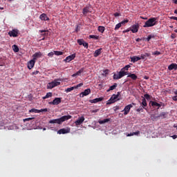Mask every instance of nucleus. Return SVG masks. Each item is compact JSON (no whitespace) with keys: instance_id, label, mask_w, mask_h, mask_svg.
Returning <instances> with one entry per match:
<instances>
[{"instance_id":"nucleus-54","label":"nucleus","mask_w":177,"mask_h":177,"mask_svg":"<svg viewBox=\"0 0 177 177\" xmlns=\"http://www.w3.org/2000/svg\"><path fill=\"white\" fill-rule=\"evenodd\" d=\"M171 20H176L177 21V17H170Z\"/></svg>"},{"instance_id":"nucleus-30","label":"nucleus","mask_w":177,"mask_h":177,"mask_svg":"<svg viewBox=\"0 0 177 177\" xmlns=\"http://www.w3.org/2000/svg\"><path fill=\"white\" fill-rule=\"evenodd\" d=\"M110 121V119L106 118L104 119L103 120H98V124L100 125H102V124H106V122H109Z\"/></svg>"},{"instance_id":"nucleus-52","label":"nucleus","mask_w":177,"mask_h":177,"mask_svg":"<svg viewBox=\"0 0 177 177\" xmlns=\"http://www.w3.org/2000/svg\"><path fill=\"white\" fill-rule=\"evenodd\" d=\"M133 135H136V136H138V135H139V133H140V131H137L136 132H133Z\"/></svg>"},{"instance_id":"nucleus-57","label":"nucleus","mask_w":177,"mask_h":177,"mask_svg":"<svg viewBox=\"0 0 177 177\" xmlns=\"http://www.w3.org/2000/svg\"><path fill=\"white\" fill-rule=\"evenodd\" d=\"M99 111V109H95L92 111V113H97Z\"/></svg>"},{"instance_id":"nucleus-19","label":"nucleus","mask_w":177,"mask_h":177,"mask_svg":"<svg viewBox=\"0 0 177 177\" xmlns=\"http://www.w3.org/2000/svg\"><path fill=\"white\" fill-rule=\"evenodd\" d=\"M139 60H142L140 57L133 56L131 57V62H132V63H136V62H139Z\"/></svg>"},{"instance_id":"nucleus-48","label":"nucleus","mask_w":177,"mask_h":177,"mask_svg":"<svg viewBox=\"0 0 177 177\" xmlns=\"http://www.w3.org/2000/svg\"><path fill=\"white\" fill-rule=\"evenodd\" d=\"M83 46L85 47L86 49H88V43L85 42V41H83Z\"/></svg>"},{"instance_id":"nucleus-22","label":"nucleus","mask_w":177,"mask_h":177,"mask_svg":"<svg viewBox=\"0 0 177 177\" xmlns=\"http://www.w3.org/2000/svg\"><path fill=\"white\" fill-rule=\"evenodd\" d=\"M103 100V97H99V98H95L93 100H90L89 102L90 103H98V102H102Z\"/></svg>"},{"instance_id":"nucleus-34","label":"nucleus","mask_w":177,"mask_h":177,"mask_svg":"<svg viewBox=\"0 0 177 177\" xmlns=\"http://www.w3.org/2000/svg\"><path fill=\"white\" fill-rule=\"evenodd\" d=\"M12 50H14V52H15V53H17V52H19V46H17V45H16V44L13 45Z\"/></svg>"},{"instance_id":"nucleus-28","label":"nucleus","mask_w":177,"mask_h":177,"mask_svg":"<svg viewBox=\"0 0 177 177\" xmlns=\"http://www.w3.org/2000/svg\"><path fill=\"white\" fill-rule=\"evenodd\" d=\"M39 32H41V35L43 37H47L48 30H39Z\"/></svg>"},{"instance_id":"nucleus-16","label":"nucleus","mask_w":177,"mask_h":177,"mask_svg":"<svg viewBox=\"0 0 177 177\" xmlns=\"http://www.w3.org/2000/svg\"><path fill=\"white\" fill-rule=\"evenodd\" d=\"M35 62L34 59H31L28 62V68L29 70H31L32 68H34V66H35Z\"/></svg>"},{"instance_id":"nucleus-61","label":"nucleus","mask_w":177,"mask_h":177,"mask_svg":"<svg viewBox=\"0 0 177 177\" xmlns=\"http://www.w3.org/2000/svg\"><path fill=\"white\" fill-rule=\"evenodd\" d=\"M120 108L118 106H116V108L115 109V111H117V110H118Z\"/></svg>"},{"instance_id":"nucleus-44","label":"nucleus","mask_w":177,"mask_h":177,"mask_svg":"<svg viewBox=\"0 0 177 177\" xmlns=\"http://www.w3.org/2000/svg\"><path fill=\"white\" fill-rule=\"evenodd\" d=\"M143 106H140V107H139V109H136V111L138 112V113H140V111H143Z\"/></svg>"},{"instance_id":"nucleus-21","label":"nucleus","mask_w":177,"mask_h":177,"mask_svg":"<svg viewBox=\"0 0 177 177\" xmlns=\"http://www.w3.org/2000/svg\"><path fill=\"white\" fill-rule=\"evenodd\" d=\"M168 70H169V71H171L172 70H177V64H171L168 66Z\"/></svg>"},{"instance_id":"nucleus-32","label":"nucleus","mask_w":177,"mask_h":177,"mask_svg":"<svg viewBox=\"0 0 177 177\" xmlns=\"http://www.w3.org/2000/svg\"><path fill=\"white\" fill-rule=\"evenodd\" d=\"M52 96H53L52 93L49 92V93H46V96L42 97V99H43L44 100H45V99H48V97H52Z\"/></svg>"},{"instance_id":"nucleus-2","label":"nucleus","mask_w":177,"mask_h":177,"mask_svg":"<svg viewBox=\"0 0 177 177\" xmlns=\"http://www.w3.org/2000/svg\"><path fill=\"white\" fill-rule=\"evenodd\" d=\"M156 24H157V18L153 17V18L149 19V20H147L145 22L143 27L145 28H147V27H153V26H156Z\"/></svg>"},{"instance_id":"nucleus-39","label":"nucleus","mask_w":177,"mask_h":177,"mask_svg":"<svg viewBox=\"0 0 177 177\" xmlns=\"http://www.w3.org/2000/svg\"><path fill=\"white\" fill-rule=\"evenodd\" d=\"M89 38H91L93 39H99V36L95 35H91L89 36Z\"/></svg>"},{"instance_id":"nucleus-31","label":"nucleus","mask_w":177,"mask_h":177,"mask_svg":"<svg viewBox=\"0 0 177 177\" xmlns=\"http://www.w3.org/2000/svg\"><path fill=\"white\" fill-rule=\"evenodd\" d=\"M141 104H142L141 106L143 108L147 106V102H146V98H142Z\"/></svg>"},{"instance_id":"nucleus-1","label":"nucleus","mask_w":177,"mask_h":177,"mask_svg":"<svg viewBox=\"0 0 177 177\" xmlns=\"http://www.w3.org/2000/svg\"><path fill=\"white\" fill-rule=\"evenodd\" d=\"M71 118H72V116L70 115H64L57 119L50 120H49L48 123L49 124H58L59 125H62V124H63V122H64V121H68V120H71Z\"/></svg>"},{"instance_id":"nucleus-56","label":"nucleus","mask_w":177,"mask_h":177,"mask_svg":"<svg viewBox=\"0 0 177 177\" xmlns=\"http://www.w3.org/2000/svg\"><path fill=\"white\" fill-rule=\"evenodd\" d=\"M173 100L177 102V95L173 97Z\"/></svg>"},{"instance_id":"nucleus-64","label":"nucleus","mask_w":177,"mask_h":177,"mask_svg":"<svg viewBox=\"0 0 177 177\" xmlns=\"http://www.w3.org/2000/svg\"><path fill=\"white\" fill-rule=\"evenodd\" d=\"M1 10H3V8L0 7Z\"/></svg>"},{"instance_id":"nucleus-3","label":"nucleus","mask_w":177,"mask_h":177,"mask_svg":"<svg viewBox=\"0 0 177 177\" xmlns=\"http://www.w3.org/2000/svg\"><path fill=\"white\" fill-rule=\"evenodd\" d=\"M120 95H121L120 92H118L117 95L113 94L110 99L108 100L106 104H113V103L118 102V100H120V99H118V97H120Z\"/></svg>"},{"instance_id":"nucleus-40","label":"nucleus","mask_w":177,"mask_h":177,"mask_svg":"<svg viewBox=\"0 0 177 177\" xmlns=\"http://www.w3.org/2000/svg\"><path fill=\"white\" fill-rule=\"evenodd\" d=\"M144 97H145L144 98L147 99V100H150V99H151V97L149 94H145Z\"/></svg>"},{"instance_id":"nucleus-41","label":"nucleus","mask_w":177,"mask_h":177,"mask_svg":"<svg viewBox=\"0 0 177 177\" xmlns=\"http://www.w3.org/2000/svg\"><path fill=\"white\" fill-rule=\"evenodd\" d=\"M122 26V25H121L120 23L116 24V26H115V30H119V28H121V26Z\"/></svg>"},{"instance_id":"nucleus-27","label":"nucleus","mask_w":177,"mask_h":177,"mask_svg":"<svg viewBox=\"0 0 177 177\" xmlns=\"http://www.w3.org/2000/svg\"><path fill=\"white\" fill-rule=\"evenodd\" d=\"M100 53H102V48L96 50L93 54L94 57H97V56L100 55Z\"/></svg>"},{"instance_id":"nucleus-13","label":"nucleus","mask_w":177,"mask_h":177,"mask_svg":"<svg viewBox=\"0 0 177 177\" xmlns=\"http://www.w3.org/2000/svg\"><path fill=\"white\" fill-rule=\"evenodd\" d=\"M91 93V88H87L84 91V92H82L80 94V97H84V96H88Z\"/></svg>"},{"instance_id":"nucleus-24","label":"nucleus","mask_w":177,"mask_h":177,"mask_svg":"<svg viewBox=\"0 0 177 177\" xmlns=\"http://www.w3.org/2000/svg\"><path fill=\"white\" fill-rule=\"evenodd\" d=\"M127 77L131 78L133 81H136L138 80V76L134 73H130Z\"/></svg>"},{"instance_id":"nucleus-49","label":"nucleus","mask_w":177,"mask_h":177,"mask_svg":"<svg viewBox=\"0 0 177 177\" xmlns=\"http://www.w3.org/2000/svg\"><path fill=\"white\" fill-rule=\"evenodd\" d=\"M31 120H34V118H28L24 119V122H26V121H31Z\"/></svg>"},{"instance_id":"nucleus-60","label":"nucleus","mask_w":177,"mask_h":177,"mask_svg":"<svg viewBox=\"0 0 177 177\" xmlns=\"http://www.w3.org/2000/svg\"><path fill=\"white\" fill-rule=\"evenodd\" d=\"M141 19H142V20H147V18H145L143 17H140Z\"/></svg>"},{"instance_id":"nucleus-33","label":"nucleus","mask_w":177,"mask_h":177,"mask_svg":"<svg viewBox=\"0 0 177 177\" xmlns=\"http://www.w3.org/2000/svg\"><path fill=\"white\" fill-rule=\"evenodd\" d=\"M104 30H105L104 26H100L97 28V30L99 31V32H102V34L104 32Z\"/></svg>"},{"instance_id":"nucleus-10","label":"nucleus","mask_w":177,"mask_h":177,"mask_svg":"<svg viewBox=\"0 0 177 177\" xmlns=\"http://www.w3.org/2000/svg\"><path fill=\"white\" fill-rule=\"evenodd\" d=\"M130 31H131V32L133 34L138 32L139 31V24L133 25L130 28Z\"/></svg>"},{"instance_id":"nucleus-38","label":"nucleus","mask_w":177,"mask_h":177,"mask_svg":"<svg viewBox=\"0 0 177 177\" xmlns=\"http://www.w3.org/2000/svg\"><path fill=\"white\" fill-rule=\"evenodd\" d=\"M75 87L74 86H72V87H70V88H68L65 90V92H66L68 93V92H71V91H74Z\"/></svg>"},{"instance_id":"nucleus-9","label":"nucleus","mask_w":177,"mask_h":177,"mask_svg":"<svg viewBox=\"0 0 177 177\" xmlns=\"http://www.w3.org/2000/svg\"><path fill=\"white\" fill-rule=\"evenodd\" d=\"M48 111V109H41L40 110L36 109H32L29 111V113H46Z\"/></svg>"},{"instance_id":"nucleus-8","label":"nucleus","mask_w":177,"mask_h":177,"mask_svg":"<svg viewBox=\"0 0 177 177\" xmlns=\"http://www.w3.org/2000/svg\"><path fill=\"white\" fill-rule=\"evenodd\" d=\"M70 128L67 127L66 129H61L57 131V133H59V135H64L66 133H70Z\"/></svg>"},{"instance_id":"nucleus-51","label":"nucleus","mask_w":177,"mask_h":177,"mask_svg":"<svg viewBox=\"0 0 177 177\" xmlns=\"http://www.w3.org/2000/svg\"><path fill=\"white\" fill-rule=\"evenodd\" d=\"M37 74H39V71H35L32 73V75H37Z\"/></svg>"},{"instance_id":"nucleus-15","label":"nucleus","mask_w":177,"mask_h":177,"mask_svg":"<svg viewBox=\"0 0 177 177\" xmlns=\"http://www.w3.org/2000/svg\"><path fill=\"white\" fill-rule=\"evenodd\" d=\"M85 121V118L84 116L78 118V119L75 122V125H81L82 122Z\"/></svg>"},{"instance_id":"nucleus-26","label":"nucleus","mask_w":177,"mask_h":177,"mask_svg":"<svg viewBox=\"0 0 177 177\" xmlns=\"http://www.w3.org/2000/svg\"><path fill=\"white\" fill-rule=\"evenodd\" d=\"M118 86V84L117 83H114L113 86H111L106 91V92H110V91H114L115 88Z\"/></svg>"},{"instance_id":"nucleus-20","label":"nucleus","mask_w":177,"mask_h":177,"mask_svg":"<svg viewBox=\"0 0 177 177\" xmlns=\"http://www.w3.org/2000/svg\"><path fill=\"white\" fill-rule=\"evenodd\" d=\"M84 70H85L84 68H80L76 73H74L73 75H72V77H77V75H81V74L84 73Z\"/></svg>"},{"instance_id":"nucleus-18","label":"nucleus","mask_w":177,"mask_h":177,"mask_svg":"<svg viewBox=\"0 0 177 177\" xmlns=\"http://www.w3.org/2000/svg\"><path fill=\"white\" fill-rule=\"evenodd\" d=\"M39 19L44 21H48L49 20V17H48V15L45 13L41 14L39 16Z\"/></svg>"},{"instance_id":"nucleus-55","label":"nucleus","mask_w":177,"mask_h":177,"mask_svg":"<svg viewBox=\"0 0 177 177\" xmlns=\"http://www.w3.org/2000/svg\"><path fill=\"white\" fill-rule=\"evenodd\" d=\"M115 17H118L120 16V14L118 12H115L114 15Z\"/></svg>"},{"instance_id":"nucleus-43","label":"nucleus","mask_w":177,"mask_h":177,"mask_svg":"<svg viewBox=\"0 0 177 177\" xmlns=\"http://www.w3.org/2000/svg\"><path fill=\"white\" fill-rule=\"evenodd\" d=\"M84 85V83H80L77 85L75 86L74 88L75 89H78L80 86H82Z\"/></svg>"},{"instance_id":"nucleus-62","label":"nucleus","mask_w":177,"mask_h":177,"mask_svg":"<svg viewBox=\"0 0 177 177\" xmlns=\"http://www.w3.org/2000/svg\"><path fill=\"white\" fill-rule=\"evenodd\" d=\"M174 94L177 95V91H174Z\"/></svg>"},{"instance_id":"nucleus-35","label":"nucleus","mask_w":177,"mask_h":177,"mask_svg":"<svg viewBox=\"0 0 177 177\" xmlns=\"http://www.w3.org/2000/svg\"><path fill=\"white\" fill-rule=\"evenodd\" d=\"M130 67H131V65H127L124 67H123L121 70H122V71H128Z\"/></svg>"},{"instance_id":"nucleus-45","label":"nucleus","mask_w":177,"mask_h":177,"mask_svg":"<svg viewBox=\"0 0 177 177\" xmlns=\"http://www.w3.org/2000/svg\"><path fill=\"white\" fill-rule=\"evenodd\" d=\"M55 55V51L50 52L48 53V57H53V55Z\"/></svg>"},{"instance_id":"nucleus-58","label":"nucleus","mask_w":177,"mask_h":177,"mask_svg":"<svg viewBox=\"0 0 177 177\" xmlns=\"http://www.w3.org/2000/svg\"><path fill=\"white\" fill-rule=\"evenodd\" d=\"M127 136H133V133H130L127 134Z\"/></svg>"},{"instance_id":"nucleus-7","label":"nucleus","mask_w":177,"mask_h":177,"mask_svg":"<svg viewBox=\"0 0 177 177\" xmlns=\"http://www.w3.org/2000/svg\"><path fill=\"white\" fill-rule=\"evenodd\" d=\"M8 35H10V37H19V30L17 29H13L12 30H10L8 32Z\"/></svg>"},{"instance_id":"nucleus-42","label":"nucleus","mask_w":177,"mask_h":177,"mask_svg":"<svg viewBox=\"0 0 177 177\" xmlns=\"http://www.w3.org/2000/svg\"><path fill=\"white\" fill-rule=\"evenodd\" d=\"M108 75H109V69H106L105 71H104V73L102 74V75H104V77H107Z\"/></svg>"},{"instance_id":"nucleus-23","label":"nucleus","mask_w":177,"mask_h":177,"mask_svg":"<svg viewBox=\"0 0 177 177\" xmlns=\"http://www.w3.org/2000/svg\"><path fill=\"white\" fill-rule=\"evenodd\" d=\"M147 57H150V53H145V54H142L140 57V59L142 60H145Z\"/></svg>"},{"instance_id":"nucleus-47","label":"nucleus","mask_w":177,"mask_h":177,"mask_svg":"<svg viewBox=\"0 0 177 177\" xmlns=\"http://www.w3.org/2000/svg\"><path fill=\"white\" fill-rule=\"evenodd\" d=\"M77 44H79V45H83L84 40H82V39H77Z\"/></svg>"},{"instance_id":"nucleus-11","label":"nucleus","mask_w":177,"mask_h":177,"mask_svg":"<svg viewBox=\"0 0 177 177\" xmlns=\"http://www.w3.org/2000/svg\"><path fill=\"white\" fill-rule=\"evenodd\" d=\"M132 107H133V106H132V104H129L124 107V110L122 111H124V115H128L129 111H131V109H132Z\"/></svg>"},{"instance_id":"nucleus-4","label":"nucleus","mask_w":177,"mask_h":177,"mask_svg":"<svg viewBox=\"0 0 177 177\" xmlns=\"http://www.w3.org/2000/svg\"><path fill=\"white\" fill-rule=\"evenodd\" d=\"M125 75H128V72L120 70V71L118 72V74L114 73L113 80H121V78L125 77Z\"/></svg>"},{"instance_id":"nucleus-59","label":"nucleus","mask_w":177,"mask_h":177,"mask_svg":"<svg viewBox=\"0 0 177 177\" xmlns=\"http://www.w3.org/2000/svg\"><path fill=\"white\" fill-rule=\"evenodd\" d=\"M171 138H173V139H176L177 138V136L176 135H174L171 136Z\"/></svg>"},{"instance_id":"nucleus-46","label":"nucleus","mask_w":177,"mask_h":177,"mask_svg":"<svg viewBox=\"0 0 177 177\" xmlns=\"http://www.w3.org/2000/svg\"><path fill=\"white\" fill-rule=\"evenodd\" d=\"M129 21V20L126 19V20L122 21L120 22V24H121V26H124V24H126V23H128Z\"/></svg>"},{"instance_id":"nucleus-53","label":"nucleus","mask_w":177,"mask_h":177,"mask_svg":"<svg viewBox=\"0 0 177 177\" xmlns=\"http://www.w3.org/2000/svg\"><path fill=\"white\" fill-rule=\"evenodd\" d=\"M129 31H131V29H127V30H123V34H125V32H129Z\"/></svg>"},{"instance_id":"nucleus-63","label":"nucleus","mask_w":177,"mask_h":177,"mask_svg":"<svg viewBox=\"0 0 177 177\" xmlns=\"http://www.w3.org/2000/svg\"><path fill=\"white\" fill-rule=\"evenodd\" d=\"M140 39H136V41H137V42H139V40H140Z\"/></svg>"},{"instance_id":"nucleus-6","label":"nucleus","mask_w":177,"mask_h":177,"mask_svg":"<svg viewBox=\"0 0 177 177\" xmlns=\"http://www.w3.org/2000/svg\"><path fill=\"white\" fill-rule=\"evenodd\" d=\"M62 103V98L55 97L53 102H50L49 104H53V106H57V104H60Z\"/></svg>"},{"instance_id":"nucleus-29","label":"nucleus","mask_w":177,"mask_h":177,"mask_svg":"<svg viewBox=\"0 0 177 177\" xmlns=\"http://www.w3.org/2000/svg\"><path fill=\"white\" fill-rule=\"evenodd\" d=\"M158 117L161 118H167V117H168V113L162 112L159 114Z\"/></svg>"},{"instance_id":"nucleus-37","label":"nucleus","mask_w":177,"mask_h":177,"mask_svg":"<svg viewBox=\"0 0 177 177\" xmlns=\"http://www.w3.org/2000/svg\"><path fill=\"white\" fill-rule=\"evenodd\" d=\"M155 37H156L154 36V35H149L147 38V42L150 41V39H151V38H155Z\"/></svg>"},{"instance_id":"nucleus-36","label":"nucleus","mask_w":177,"mask_h":177,"mask_svg":"<svg viewBox=\"0 0 177 177\" xmlns=\"http://www.w3.org/2000/svg\"><path fill=\"white\" fill-rule=\"evenodd\" d=\"M54 55L56 56H62L63 55V52L62 51H54Z\"/></svg>"},{"instance_id":"nucleus-25","label":"nucleus","mask_w":177,"mask_h":177,"mask_svg":"<svg viewBox=\"0 0 177 177\" xmlns=\"http://www.w3.org/2000/svg\"><path fill=\"white\" fill-rule=\"evenodd\" d=\"M82 13H83L84 16H86V15H88V13H89V7L88 6L84 7L83 8Z\"/></svg>"},{"instance_id":"nucleus-50","label":"nucleus","mask_w":177,"mask_h":177,"mask_svg":"<svg viewBox=\"0 0 177 177\" xmlns=\"http://www.w3.org/2000/svg\"><path fill=\"white\" fill-rule=\"evenodd\" d=\"M152 55L158 56L159 55H161V53L160 51H155L154 53H152Z\"/></svg>"},{"instance_id":"nucleus-17","label":"nucleus","mask_w":177,"mask_h":177,"mask_svg":"<svg viewBox=\"0 0 177 177\" xmlns=\"http://www.w3.org/2000/svg\"><path fill=\"white\" fill-rule=\"evenodd\" d=\"M42 56V53L41 52H38V53H35L33 55H32V60H34L35 62H36L37 59H39V57H41Z\"/></svg>"},{"instance_id":"nucleus-14","label":"nucleus","mask_w":177,"mask_h":177,"mask_svg":"<svg viewBox=\"0 0 177 177\" xmlns=\"http://www.w3.org/2000/svg\"><path fill=\"white\" fill-rule=\"evenodd\" d=\"M149 104H151V106H152V107H158V109H160L161 106H164V104H158V102L154 101H150Z\"/></svg>"},{"instance_id":"nucleus-5","label":"nucleus","mask_w":177,"mask_h":177,"mask_svg":"<svg viewBox=\"0 0 177 177\" xmlns=\"http://www.w3.org/2000/svg\"><path fill=\"white\" fill-rule=\"evenodd\" d=\"M58 85H60V82H57V80H54L52 82L48 83V88L49 89H53L55 86H58Z\"/></svg>"},{"instance_id":"nucleus-12","label":"nucleus","mask_w":177,"mask_h":177,"mask_svg":"<svg viewBox=\"0 0 177 177\" xmlns=\"http://www.w3.org/2000/svg\"><path fill=\"white\" fill-rule=\"evenodd\" d=\"M74 59H75V54H72L66 57L64 62H66V63H70V62H71V60H74Z\"/></svg>"}]
</instances>
